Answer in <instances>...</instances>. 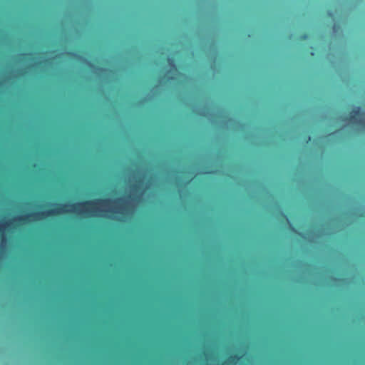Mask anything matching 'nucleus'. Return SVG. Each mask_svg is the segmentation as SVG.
I'll list each match as a JSON object with an SVG mask.
<instances>
[{
  "label": "nucleus",
  "instance_id": "423d86ee",
  "mask_svg": "<svg viewBox=\"0 0 365 365\" xmlns=\"http://www.w3.org/2000/svg\"><path fill=\"white\" fill-rule=\"evenodd\" d=\"M138 185H134L133 186V189L134 190H138Z\"/></svg>",
  "mask_w": 365,
  "mask_h": 365
},
{
  "label": "nucleus",
  "instance_id": "39448f33",
  "mask_svg": "<svg viewBox=\"0 0 365 365\" xmlns=\"http://www.w3.org/2000/svg\"><path fill=\"white\" fill-rule=\"evenodd\" d=\"M308 38V34H304L303 35H302L300 36V40H305Z\"/></svg>",
  "mask_w": 365,
  "mask_h": 365
},
{
  "label": "nucleus",
  "instance_id": "f257e3e1",
  "mask_svg": "<svg viewBox=\"0 0 365 365\" xmlns=\"http://www.w3.org/2000/svg\"><path fill=\"white\" fill-rule=\"evenodd\" d=\"M111 202L120 204L118 210L113 212L123 214L126 210V202L122 198L116 199L112 201L110 199H96L93 200H86L79 203H73L70 205L71 210H66L68 206L66 204L58 205L57 207L49 209L46 211L36 212L28 213L24 215H21L14 217L11 221L9 222H0V232L4 233V231L11 226L12 221H17L21 223H26L31 221H37L39 220L45 219L49 217H56L62 214H67L69 212H75L78 214L86 213L91 215L96 211V205H108Z\"/></svg>",
  "mask_w": 365,
  "mask_h": 365
},
{
  "label": "nucleus",
  "instance_id": "f03ea898",
  "mask_svg": "<svg viewBox=\"0 0 365 365\" xmlns=\"http://www.w3.org/2000/svg\"><path fill=\"white\" fill-rule=\"evenodd\" d=\"M361 115V108L360 107H356L354 108L348 115L346 119L354 123H359L358 117Z\"/></svg>",
  "mask_w": 365,
  "mask_h": 365
},
{
  "label": "nucleus",
  "instance_id": "0eeeda50",
  "mask_svg": "<svg viewBox=\"0 0 365 365\" xmlns=\"http://www.w3.org/2000/svg\"><path fill=\"white\" fill-rule=\"evenodd\" d=\"M22 55H23V56H27V55H29V54H28V53H23Z\"/></svg>",
  "mask_w": 365,
  "mask_h": 365
},
{
  "label": "nucleus",
  "instance_id": "20e7f679",
  "mask_svg": "<svg viewBox=\"0 0 365 365\" xmlns=\"http://www.w3.org/2000/svg\"><path fill=\"white\" fill-rule=\"evenodd\" d=\"M359 124L365 127V116L359 118Z\"/></svg>",
  "mask_w": 365,
  "mask_h": 365
},
{
  "label": "nucleus",
  "instance_id": "7ed1b4c3",
  "mask_svg": "<svg viewBox=\"0 0 365 365\" xmlns=\"http://www.w3.org/2000/svg\"><path fill=\"white\" fill-rule=\"evenodd\" d=\"M240 359L241 356L238 354L232 355L223 363V365H235Z\"/></svg>",
  "mask_w": 365,
  "mask_h": 365
}]
</instances>
